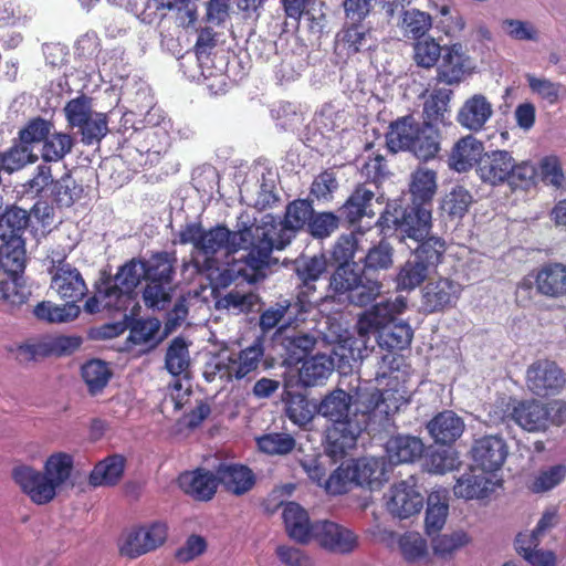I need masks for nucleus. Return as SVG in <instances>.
<instances>
[{
	"instance_id": "1",
	"label": "nucleus",
	"mask_w": 566,
	"mask_h": 566,
	"mask_svg": "<svg viewBox=\"0 0 566 566\" xmlns=\"http://www.w3.org/2000/svg\"><path fill=\"white\" fill-rule=\"evenodd\" d=\"M181 244H192V261L198 271L217 269L220 271L219 280L222 285L231 284L238 279L251 281L256 270L247 264V255L239 260L228 262L220 270L218 254L230 255L241 249L251 251L254 238V224L239 231H230L223 226L206 230L200 223L186 224L179 232Z\"/></svg>"
},
{
	"instance_id": "2",
	"label": "nucleus",
	"mask_w": 566,
	"mask_h": 566,
	"mask_svg": "<svg viewBox=\"0 0 566 566\" xmlns=\"http://www.w3.org/2000/svg\"><path fill=\"white\" fill-rule=\"evenodd\" d=\"M313 217V208L306 200L291 202L285 212L284 222L279 224H254V238L256 243L247 253V264L252 270H261L269 263L274 249H284L292 240L294 233L305 226Z\"/></svg>"
},
{
	"instance_id": "3",
	"label": "nucleus",
	"mask_w": 566,
	"mask_h": 566,
	"mask_svg": "<svg viewBox=\"0 0 566 566\" xmlns=\"http://www.w3.org/2000/svg\"><path fill=\"white\" fill-rule=\"evenodd\" d=\"M353 397L343 389L327 394L316 407V412L332 422L326 439L333 454H344L353 449L363 431V424L349 418Z\"/></svg>"
},
{
	"instance_id": "4",
	"label": "nucleus",
	"mask_w": 566,
	"mask_h": 566,
	"mask_svg": "<svg viewBox=\"0 0 566 566\" xmlns=\"http://www.w3.org/2000/svg\"><path fill=\"white\" fill-rule=\"evenodd\" d=\"M441 133L434 125L419 123L410 115L392 122L386 134V143L390 151H410L423 161L436 158L441 149Z\"/></svg>"
},
{
	"instance_id": "5",
	"label": "nucleus",
	"mask_w": 566,
	"mask_h": 566,
	"mask_svg": "<svg viewBox=\"0 0 566 566\" xmlns=\"http://www.w3.org/2000/svg\"><path fill=\"white\" fill-rule=\"evenodd\" d=\"M382 284L367 276L357 263L340 264L332 273L325 301L366 306L381 293Z\"/></svg>"
},
{
	"instance_id": "6",
	"label": "nucleus",
	"mask_w": 566,
	"mask_h": 566,
	"mask_svg": "<svg viewBox=\"0 0 566 566\" xmlns=\"http://www.w3.org/2000/svg\"><path fill=\"white\" fill-rule=\"evenodd\" d=\"M263 355L264 348L260 340L238 353L221 352L206 363L203 377L208 382L242 379L259 367Z\"/></svg>"
},
{
	"instance_id": "7",
	"label": "nucleus",
	"mask_w": 566,
	"mask_h": 566,
	"mask_svg": "<svg viewBox=\"0 0 566 566\" xmlns=\"http://www.w3.org/2000/svg\"><path fill=\"white\" fill-rule=\"evenodd\" d=\"M489 417L492 423H497L509 418L528 432H543L551 426L548 406L534 398L525 400L510 398L509 402L502 399L491 408Z\"/></svg>"
},
{
	"instance_id": "8",
	"label": "nucleus",
	"mask_w": 566,
	"mask_h": 566,
	"mask_svg": "<svg viewBox=\"0 0 566 566\" xmlns=\"http://www.w3.org/2000/svg\"><path fill=\"white\" fill-rule=\"evenodd\" d=\"M168 527L163 522H153L123 533L119 539L122 555L136 558L161 546L167 538Z\"/></svg>"
},
{
	"instance_id": "9",
	"label": "nucleus",
	"mask_w": 566,
	"mask_h": 566,
	"mask_svg": "<svg viewBox=\"0 0 566 566\" xmlns=\"http://www.w3.org/2000/svg\"><path fill=\"white\" fill-rule=\"evenodd\" d=\"M527 389L537 397L558 395L566 385V375L556 361L542 358L533 361L526 369Z\"/></svg>"
},
{
	"instance_id": "10",
	"label": "nucleus",
	"mask_w": 566,
	"mask_h": 566,
	"mask_svg": "<svg viewBox=\"0 0 566 566\" xmlns=\"http://www.w3.org/2000/svg\"><path fill=\"white\" fill-rule=\"evenodd\" d=\"M313 541L324 551L347 555L359 546V536L350 528L328 520L314 522Z\"/></svg>"
},
{
	"instance_id": "11",
	"label": "nucleus",
	"mask_w": 566,
	"mask_h": 566,
	"mask_svg": "<svg viewBox=\"0 0 566 566\" xmlns=\"http://www.w3.org/2000/svg\"><path fill=\"white\" fill-rule=\"evenodd\" d=\"M377 370L375 374V380L378 385H382L385 379H389L390 382H395L392 387L382 389V409L381 413L389 415L396 412L401 406L408 402V391L399 381L398 375V358L394 354H385L376 356Z\"/></svg>"
},
{
	"instance_id": "12",
	"label": "nucleus",
	"mask_w": 566,
	"mask_h": 566,
	"mask_svg": "<svg viewBox=\"0 0 566 566\" xmlns=\"http://www.w3.org/2000/svg\"><path fill=\"white\" fill-rule=\"evenodd\" d=\"M384 500L388 512L399 518H408L418 514L423 506V496L417 490L413 476L395 483L385 493Z\"/></svg>"
},
{
	"instance_id": "13",
	"label": "nucleus",
	"mask_w": 566,
	"mask_h": 566,
	"mask_svg": "<svg viewBox=\"0 0 566 566\" xmlns=\"http://www.w3.org/2000/svg\"><path fill=\"white\" fill-rule=\"evenodd\" d=\"M406 306V298L402 296L375 304L358 318L356 327L359 337L366 343L369 335L376 334L385 326L395 323V317L401 314Z\"/></svg>"
},
{
	"instance_id": "14",
	"label": "nucleus",
	"mask_w": 566,
	"mask_h": 566,
	"mask_svg": "<svg viewBox=\"0 0 566 566\" xmlns=\"http://www.w3.org/2000/svg\"><path fill=\"white\" fill-rule=\"evenodd\" d=\"M474 62L459 42L444 45L441 62L437 69V81L447 85H458L474 71Z\"/></svg>"
},
{
	"instance_id": "15",
	"label": "nucleus",
	"mask_w": 566,
	"mask_h": 566,
	"mask_svg": "<svg viewBox=\"0 0 566 566\" xmlns=\"http://www.w3.org/2000/svg\"><path fill=\"white\" fill-rule=\"evenodd\" d=\"M51 274V290L63 300L74 304L82 300L87 293V285L81 272L63 260H52L49 269Z\"/></svg>"
},
{
	"instance_id": "16",
	"label": "nucleus",
	"mask_w": 566,
	"mask_h": 566,
	"mask_svg": "<svg viewBox=\"0 0 566 566\" xmlns=\"http://www.w3.org/2000/svg\"><path fill=\"white\" fill-rule=\"evenodd\" d=\"M11 476L20 491L35 505H46L56 496L43 472L32 465L14 467Z\"/></svg>"
},
{
	"instance_id": "17",
	"label": "nucleus",
	"mask_w": 566,
	"mask_h": 566,
	"mask_svg": "<svg viewBox=\"0 0 566 566\" xmlns=\"http://www.w3.org/2000/svg\"><path fill=\"white\" fill-rule=\"evenodd\" d=\"M509 454V447L500 434H485L474 439L471 457L481 471L495 472L500 470Z\"/></svg>"
},
{
	"instance_id": "18",
	"label": "nucleus",
	"mask_w": 566,
	"mask_h": 566,
	"mask_svg": "<svg viewBox=\"0 0 566 566\" xmlns=\"http://www.w3.org/2000/svg\"><path fill=\"white\" fill-rule=\"evenodd\" d=\"M493 114V104L485 95L476 93L463 102L455 119L462 128L471 133H479L485 129Z\"/></svg>"
},
{
	"instance_id": "19",
	"label": "nucleus",
	"mask_w": 566,
	"mask_h": 566,
	"mask_svg": "<svg viewBox=\"0 0 566 566\" xmlns=\"http://www.w3.org/2000/svg\"><path fill=\"white\" fill-rule=\"evenodd\" d=\"M500 486V481L486 475V472L471 468L461 474L453 485V494L458 499L480 500L488 497Z\"/></svg>"
},
{
	"instance_id": "20",
	"label": "nucleus",
	"mask_w": 566,
	"mask_h": 566,
	"mask_svg": "<svg viewBox=\"0 0 566 566\" xmlns=\"http://www.w3.org/2000/svg\"><path fill=\"white\" fill-rule=\"evenodd\" d=\"M513 171V157L506 150L484 153L480 158L476 172L485 184L497 186L509 182Z\"/></svg>"
},
{
	"instance_id": "21",
	"label": "nucleus",
	"mask_w": 566,
	"mask_h": 566,
	"mask_svg": "<svg viewBox=\"0 0 566 566\" xmlns=\"http://www.w3.org/2000/svg\"><path fill=\"white\" fill-rule=\"evenodd\" d=\"M282 506V518L289 537L302 545L313 542L314 522H311L307 511L295 502H286Z\"/></svg>"
},
{
	"instance_id": "22",
	"label": "nucleus",
	"mask_w": 566,
	"mask_h": 566,
	"mask_svg": "<svg viewBox=\"0 0 566 566\" xmlns=\"http://www.w3.org/2000/svg\"><path fill=\"white\" fill-rule=\"evenodd\" d=\"M461 286L449 279L429 282L422 290V305L430 312L452 306L459 298Z\"/></svg>"
},
{
	"instance_id": "23",
	"label": "nucleus",
	"mask_w": 566,
	"mask_h": 566,
	"mask_svg": "<svg viewBox=\"0 0 566 566\" xmlns=\"http://www.w3.org/2000/svg\"><path fill=\"white\" fill-rule=\"evenodd\" d=\"M178 482L181 490L193 499L209 501L217 491L219 479L218 474L198 469L180 474Z\"/></svg>"
},
{
	"instance_id": "24",
	"label": "nucleus",
	"mask_w": 566,
	"mask_h": 566,
	"mask_svg": "<svg viewBox=\"0 0 566 566\" xmlns=\"http://www.w3.org/2000/svg\"><path fill=\"white\" fill-rule=\"evenodd\" d=\"M431 207L411 205L402 213L401 220L396 218L394 223L399 224L407 238L422 241L431 230Z\"/></svg>"
},
{
	"instance_id": "25",
	"label": "nucleus",
	"mask_w": 566,
	"mask_h": 566,
	"mask_svg": "<svg viewBox=\"0 0 566 566\" xmlns=\"http://www.w3.org/2000/svg\"><path fill=\"white\" fill-rule=\"evenodd\" d=\"M298 381L303 387L322 386L334 371V359L326 354H317L301 360Z\"/></svg>"
},
{
	"instance_id": "26",
	"label": "nucleus",
	"mask_w": 566,
	"mask_h": 566,
	"mask_svg": "<svg viewBox=\"0 0 566 566\" xmlns=\"http://www.w3.org/2000/svg\"><path fill=\"white\" fill-rule=\"evenodd\" d=\"M464 422L452 410H444L432 418L427 429L437 443L448 444L459 439L464 431Z\"/></svg>"
},
{
	"instance_id": "27",
	"label": "nucleus",
	"mask_w": 566,
	"mask_h": 566,
	"mask_svg": "<svg viewBox=\"0 0 566 566\" xmlns=\"http://www.w3.org/2000/svg\"><path fill=\"white\" fill-rule=\"evenodd\" d=\"M301 301L281 300L266 308L260 316V328L268 333L275 327L284 328L292 325L302 311Z\"/></svg>"
},
{
	"instance_id": "28",
	"label": "nucleus",
	"mask_w": 566,
	"mask_h": 566,
	"mask_svg": "<svg viewBox=\"0 0 566 566\" xmlns=\"http://www.w3.org/2000/svg\"><path fill=\"white\" fill-rule=\"evenodd\" d=\"M50 486L57 495L67 485H72L73 458L65 452H55L44 462L43 470Z\"/></svg>"
},
{
	"instance_id": "29",
	"label": "nucleus",
	"mask_w": 566,
	"mask_h": 566,
	"mask_svg": "<svg viewBox=\"0 0 566 566\" xmlns=\"http://www.w3.org/2000/svg\"><path fill=\"white\" fill-rule=\"evenodd\" d=\"M537 291L548 297H566V265L563 263H549L537 272Z\"/></svg>"
},
{
	"instance_id": "30",
	"label": "nucleus",
	"mask_w": 566,
	"mask_h": 566,
	"mask_svg": "<svg viewBox=\"0 0 566 566\" xmlns=\"http://www.w3.org/2000/svg\"><path fill=\"white\" fill-rule=\"evenodd\" d=\"M483 150V144L474 136L462 137L452 148L449 158L450 167L458 172L468 171L474 164H479Z\"/></svg>"
},
{
	"instance_id": "31",
	"label": "nucleus",
	"mask_w": 566,
	"mask_h": 566,
	"mask_svg": "<svg viewBox=\"0 0 566 566\" xmlns=\"http://www.w3.org/2000/svg\"><path fill=\"white\" fill-rule=\"evenodd\" d=\"M386 452L392 464L411 463L422 455L423 443L417 437L398 434L387 441Z\"/></svg>"
},
{
	"instance_id": "32",
	"label": "nucleus",
	"mask_w": 566,
	"mask_h": 566,
	"mask_svg": "<svg viewBox=\"0 0 566 566\" xmlns=\"http://www.w3.org/2000/svg\"><path fill=\"white\" fill-rule=\"evenodd\" d=\"M432 17L430 13L417 8L400 10L397 28L400 30L403 38L409 40H420L432 28Z\"/></svg>"
},
{
	"instance_id": "33",
	"label": "nucleus",
	"mask_w": 566,
	"mask_h": 566,
	"mask_svg": "<svg viewBox=\"0 0 566 566\" xmlns=\"http://www.w3.org/2000/svg\"><path fill=\"white\" fill-rule=\"evenodd\" d=\"M219 482L227 491L242 495L250 491L255 483L253 472L245 465L241 464H223L218 471Z\"/></svg>"
},
{
	"instance_id": "34",
	"label": "nucleus",
	"mask_w": 566,
	"mask_h": 566,
	"mask_svg": "<svg viewBox=\"0 0 566 566\" xmlns=\"http://www.w3.org/2000/svg\"><path fill=\"white\" fill-rule=\"evenodd\" d=\"M437 188V172L426 167L417 168L411 174L409 182L412 205L431 207Z\"/></svg>"
},
{
	"instance_id": "35",
	"label": "nucleus",
	"mask_w": 566,
	"mask_h": 566,
	"mask_svg": "<svg viewBox=\"0 0 566 566\" xmlns=\"http://www.w3.org/2000/svg\"><path fill=\"white\" fill-rule=\"evenodd\" d=\"M353 465L356 485L370 489L379 488L388 479L386 464L382 459L360 458L353 461Z\"/></svg>"
},
{
	"instance_id": "36",
	"label": "nucleus",
	"mask_w": 566,
	"mask_h": 566,
	"mask_svg": "<svg viewBox=\"0 0 566 566\" xmlns=\"http://www.w3.org/2000/svg\"><path fill=\"white\" fill-rule=\"evenodd\" d=\"M449 514V492L446 489L432 491L428 496L426 531L429 535L438 533L446 524Z\"/></svg>"
},
{
	"instance_id": "37",
	"label": "nucleus",
	"mask_w": 566,
	"mask_h": 566,
	"mask_svg": "<svg viewBox=\"0 0 566 566\" xmlns=\"http://www.w3.org/2000/svg\"><path fill=\"white\" fill-rule=\"evenodd\" d=\"M125 470V458L119 454L107 457L98 462L90 474L93 486H112L117 484Z\"/></svg>"
},
{
	"instance_id": "38",
	"label": "nucleus",
	"mask_w": 566,
	"mask_h": 566,
	"mask_svg": "<svg viewBox=\"0 0 566 566\" xmlns=\"http://www.w3.org/2000/svg\"><path fill=\"white\" fill-rule=\"evenodd\" d=\"M376 334L378 346L381 349H388V354H392V350L407 348L413 337L410 325L405 322L392 323L389 326H385Z\"/></svg>"
},
{
	"instance_id": "39",
	"label": "nucleus",
	"mask_w": 566,
	"mask_h": 566,
	"mask_svg": "<svg viewBox=\"0 0 566 566\" xmlns=\"http://www.w3.org/2000/svg\"><path fill=\"white\" fill-rule=\"evenodd\" d=\"M326 259L322 254L313 256L301 255L294 261V270L305 289L303 294L308 295L315 291L314 282L326 271Z\"/></svg>"
},
{
	"instance_id": "40",
	"label": "nucleus",
	"mask_w": 566,
	"mask_h": 566,
	"mask_svg": "<svg viewBox=\"0 0 566 566\" xmlns=\"http://www.w3.org/2000/svg\"><path fill=\"white\" fill-rule=\"evenodd\" d=\"M451 96V90H434L423 104V123H431L434 126L436 124L447 125L449 123Z\"/></svg>"
},
{
	"instance_id": "41",
	"label": "nucleus",
	"mask_w": 566,
	"mask_h": 566,
	"mask_svg": "<svg viewBox=\"0 0 566 566\" xmlns=\"http://www.w3.org/2000/svg\"><path fill=\"white\" fill-rule=\"evenodd\" d=\"M182 3L184 0H130L132 11L145 23L163 19Z\"/></svg>"
},
{
	"instance_id": "42",
	"label": "nucleus",
	"mask_w": 566,
	"mask_h": 566,
	"mask_svg": "<svg viewBox=\"0 0 566 566\" xmlns=\"http://www.w3.org/2000/svg\"><path fill=\"white\" fill-rule=\"evenodd\" d=\"M374 197V191L367 188V186H358L343 206L342 214L345 216L349 223L357 222L364 216H374V212L370 210Z\"/></svg>"
},
{
	"instance_id": "43",
	"label": "nucleus",
	"mask_w": 566,
	"mask_h": 566,
	"mask_svg": "<svg viewBox=\"0 0 566 566\" xmlns=\"http://www.w3.org/2000/svg\"><path fill=\"white\" fill-rule=\"evenodd\" d=\"M352 397L356 411L361 415V419L358 421L363 424L364 430L367 427L371 413H381V409L384 408L381 389L358 387Z\"/></svg>"
},
{
	"instance_id": "44",
	"label": "nucleus",
	"mask_w": 566,
	"mask_h": 566,
	"mask_svg": "<svg viewBox=\"0 0 566 566\" xmlns=\"http://www.w3.org/2000/svg\"><path fill=\"white\" fill-rule=\"evenodd\" d=\"M500 29L503 34L512 41L536 43L541 40V31L531 20L510 17L503 18L500 21Z\"/></svg>"
},
{
	"instance_id": "45",
	"label": "nucleus",
	"mask_w": 566,
	"mask_h": 566,
	"mask_svg": "<svg viewBox=\"0 0 566 566\" xmlns=\"http://www.w3.org/2000/svg\"><path fill=\"white\" fill-rule=\"evenodd\" d=\"M431 272L432 270L422 264V261H418L411 256L403 263L397 274V289L401 291H412L421 285Z\"/></svg>"
},
{
	"instance_id": "46",
	"label": "nucleus",
	"mask_w": 566,
	"mask_h": 566,
	"mask_svg": "<svg viewBox=\"0 0 566 566\" xmlns=\"http://www.w3.org/2000/svg\"><path fill=\"white\" fill-rule=\"evenodd\" d=\"M34 315L49 323H66L75 319L80 314V307L73 302L57 305L52 302H41L33 311Z\"/></svg>"
},
{
	"instance_id": "47",
	"label": "nucleus",
	"mask_w": 566,
	"mask_h": 566,
	"mask_svg": "<svg viewBox=\"0 0 566 566\" xmlns=\"http://www.w3.org/2000/svg\"><path fill=\"white\" fill-rule=\"evenodd\" d=\"M566 479V465L555 464L538 470L528 483L533 493L548 492L564 482Z\"/></svg>"
},
{
	"instance_id": "48",
	"label": "nucleus",
	"mask_w": 566,
	"mask_h": 566,
	"mask_svg": "<svg viewBox=\"0 0 566 566\" xmlns=\"http://www.w3.org/2000/svg\"><path fill=\"white\" fill-rule=\"evenodd\" d=\"M256 444L265 454L286 455L295 449L296 440L287 432H270L258 437Z\"/></svg>"
},
{
	"instance_id": "49",
	"label": "nucleus",
	"mask_w": 566,
	"mask_h": 566,
	"mask_svg": "<svg viewBox=\"0 0 566 566\" xmlns=\"http://www.w3.org/2000/svg\"><path fill=\"white\" fill-rule=\"evenodd\" d=\"M112 371L108 365L99 359H92L82 366V378L90 394L101 392L108 384Z\"/></svg>"
},
{
	"instance_id": "50",
	"label": "nucleus",
	"mask_w": 566,
	"mask_h": 566,
	"mask_svg": "<svg viewBox=\"0 0 566 566\" xmlns=\"http://www.w3.org/2000/svg\"><path fill=\"white\" fill-rule=\"evenodd\" d=\"M394 250L388 242L380 241L378 244L371 247L363 262V271L369 276L370 273L381 270H388L394 263Z\"/></svg>"
},
{
	"instance_id": "51",
	"label": "nucleus",
	"mask_w": 566,
	"mask_h": 566,
	"mask_svg": "<svg viewBox=\"0 0 566 566\" xmlns=\"http://www.w3.org/2000/svg\"><path fill=\"white\" fill-rule=\"evenodd\" d=\"M415 249L412 256L422 264L429 266L432 271L441 262L443 253L446 252V242L439 237L428 235Z\"/></svg>"
},
{
	"instance_id": "52",
	"label": "nucleus",
	"mask_w": 566,
	"mask_h": 566,
	"mask_svg": "<svg viewBox=\"0 0 566 566\" xmlns=\"http://www.w3.org/2000/svg\"><path fill=\"white\" fill-rule=\"evenodd\" d=\"M30 295L29 287L22 276L0 277V302L9 306H20L27 302Z\"/></svg>"
},
{
	"instance_id": "53",
	"label": "nucleus",
	"mask_w": 566,
	"mask_h": 566,
	"mask_svg": "<svg viewBox=\"0 0 566 566\" xmlns=\"http://www.w3.org/2000/svg\"><path fill=\"white\" fill-rule=\"evenodd\" d=\"M143 279H147L146 263L140 260H132L119 269L114 277V282L122 286L132 297H135V289Z\"/></svg>"
},
{
	"instance_id": "54",
	"label": "nucleus",
	"mask_w": 566,
	"mask_h": 566,
	"mask_svg": "<svg viewBox=\"0 0 566 566\" xmlns=\"http://www.w3.org/2000/svg\"><path fill=\"white\" fill-rule=\"evenodd\" d=\"M444 46H441L433 38L416 40L413 44L415 63L423 69L433 67L443 54Z\"/></svg>"
},
{
	"instance_id": "55",
	"label": "nucleus",
	"mask_w": 566,
	"mask_h": 566,
	"mask_svg": "<svg viewBox=\"0 0 566 566\" xmlns=\"http://www.w3.org/2000/svg\"><path fill=\"white\" fill-rule=\"evenodd\" d=\"M176 258L167 252L154 255L146 263L147 280L150 282H158L170 284L174 274V262Z\"/></svg>"
},
{
	"instance_id": "56",
	"label": "nucleus",
	"mask_w": 566,
	"mask_h": 566,
	"mask_svg": "<svg viewBox=\"0 0 566 566\" xmlns=\"http://www.w3.org/2000/svg\"><path fill=\"white\" fill-rule=\"evenodd\" d=\"M473 203L471 192L462 186H455L442 201V210L451 218H463Z\"/></svg>"
},
{
	"instance_id": "57",
	"label": "nucleus",
	"mask_w": 566,
	"mask_h": 566,
	"mask_svg": "<svg viewBox=\"0 0 566 566\" xmlns=\"http://www.w3.org/2000/svg\"><path fill=\"white\" fill-rule=\"evenodd\" d=\"M73 138L65 133L49 134L43 143L42 158L44 161H59L71 153Z\"/></svg>"
},
{
	"instance_id": "58",
	"label": "nucleus",
	"mask_w": 566,
	"mask_h": 566,
	"mask_svg": "<svg viewBox=\"0 0 566 566\" xmlns=\"http://www.w3.org/2000/svg\"><path fill=\"white\" fill-rule=\"evenodd\" d=\"M99 290L104 301V310L108 312H126L135 303V297H132L115 282L113 284L111 282L104 283Z\"/></svg>"
},
{
	"instance_id": "59",
	"label": "nucleus",
	"mask_w": 566,
	"mask_h": 566,
	"mask_svg": "<svg viewBox=\"0 0 566 566\" xmlns=\"http://www.w3.org/2000/svg\"><path fill=\"white\" fill-rule=\"evenodd\" d=\"M29 222L28 212L18 207H11L0 214V239L9 240L18 235L27 228Z\"/></svg>"
},
{
	"instance_id": "60",
	"label": "nucleus",
	"mask_w": 566,
	"mask_h": 566,
	"mask_svg": "<svg viewBox=\"0 0 566 566\" xmlns=\"http://www.w3.org/2000/svg\"><path fill=\"white\" fill-rule=\"evenodd\" d=\"M538 176L545 185L560 189L566 184L563 164L556 155L543 157L538 163Z\"/></svg>"
},
{
	"instance_id": "61",
	"label": "nucleus",
	"mask_w": 566,
	"mask_h": 566,
	"mask_svg": "<svg viewBox=\"0 0 566 566\" xmlns=\"http://www.w3.org/2000/svg\"><path fill=\"white\" fill-rule=\"evenodd\" d=\"M316 407L303 395H291L286 402V415L293 423L306 426L313 420Z\"/></svg>"
},
{
	"instance_id": "62",
	"label": "nucleus",
	"mask_w": 566,
	"mask_h": 566,
	"mask_svg": "<svg viewBox=\"0 0 566 566\" xmlns=\"http://www.w3.org/2000/svg\"><path fill=\"white\" fill-rule=\"evenodd\" d=\"M470 536L462 530L454 531L449 534L438 535L432 539L433 553L441 557L451 556L460 548L470 543Z\"/></svg>"
},
{
	"instance_id": "63",
	"label": "nucleus",
	"mask_w": 566,
	"mask_h": 566,
	"mask_svg": "<svg viewBox=\"0 0 566 566\" xmlns=\"http://www.w3.org/2000/svg\"><path fill=\"white\" fill-rule=\"evenodd\" d=\"M189 364V350L186 342L175 338L166 353V368L171 375L179 376L187 370Z\"/></svg>"
},
{
	"instance_id": "64",
	"label": "nucleus",
	"mask_w": 566,
	"mask_h": 566,
	"mask_svg": "<svg viewBox=\"0 0 566 566\" xmlns=\"http://www.w3.org/2000/svg\"><path fill=\"white\" fill-rule=\"evenodd\" d=\"M38 159L32 147L23 145L21 142L13 145L1 157L2 168L8 172L20 170L28 164H32Z\"/></svg>"
}]
</instances>
